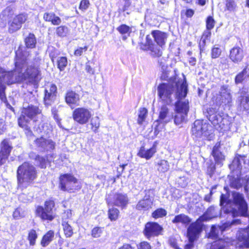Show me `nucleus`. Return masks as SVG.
Listing matches in <instances>:
<instances>
[{
	"mask_svg": "<svg viewBox=\"0 0 249 249\" xmlns=\"http://www.w3.org/2000/svg\"><path fill=\"white\" fill-rule=\"evenodd\" d=\"M191 221V218L188 215L181 213L176 215L172 220V222L176 225L181 224L182 225L186 226L189 224Z\"/></svg>",
	"mask_w": 249,
	"mask_h": 249,
	"instance_id": "22",
	"label": "nucleus"
},
{
	"mask_svg": "<svg viewBox=\"0 0 249 249\" xmlns=\"http://www.w3.org/2000/svg\"><path fill=\"white\" fill-rule=\"evenodd\" d=\"M117 31L121 34L124 35V34H128L129 35L131 32V28L125 25V24H122L120 26H119L117 28Z\"/></svg>",
	"mask_w": 249,
	"mask_h": 249,
	"instance_id": "44",
	"label": "nucleus"
},
{
	"mask_svg": "<svg viewBox=\"0 0 249 249\" xmlns=\"http://www.w3.org/2000/svg\"><path fill=\"white\" fill-rule=\"evenodd\" d=\"M7 158L8 157L7 156L0 153V165L4 164L6 162Z\"/></svg>",
	"mask_w": 249,
	"mask_h": 249,
	"instance_id": "61",
	"label": "nucleus"
},
{
	"mask_svg": "<svg viewBox=\"0 0 249 249\" xmlns=\"http://www.w3.org/2000/svg\"><path fill=\"white\" fill-rule=\"evenodd\" d=\"M85 70L87 72L92 74H94V70L91 68V67L90 65H89L88 64L86 65Z\"/></svg>",
	"mask_w": 249,
	"mask_h": 249,
	"instance_id": "62",
	"label": "nucleus"
},
{
	"mask_svg": "<svg viewBox=\"0 0 249 249\" xmlns=\"http://www.w3.org/2000/svg\"><path fill=\"white\" fill-rule=\"evenodd\" d=\"M209 125L201 120H196L192 128V133L196 138H206L209 134L208 132Z\"/></svg>",
	"mask_w": 249,
	"mask_h": 249,
	"instance_id": "12",
	"label": "nucleus"
},
{
	"mask_svg": "<svg viewBox=\"0 0 249 249\" xmlns=\"http://www.w3.org/2000/svg\"><path fill=\"white\" fill-rule=\"evenodd\" d=\"M153 45L151 37L150 35H147L146 37L145 46L146 48L145 49H147V48H149Z\"/></svg>",
	"mask_w": 249,
	"mask_h": 249,
	"instance_id": "58",
	"label": "nucleus"
},
{
	"mask_svg": "<svg viewBox=\"0 0 249 249\" xmlns=\"http://www.w3.org/2000/svg\"><path fill=\"white\" fill-rule=\"evenodd\" d=\"M88 50V46H85L84 47H80L74 52V54L76 56H80L83 53V52L87 51Z\"/></svg>",
	"mask_w": 249,
	"mask_h": 249,
	"instance_id": "56",
	"label": "nucleus"
},
{
	"mask_svg": "<svg viewBox=\"0 0 249 249\" xmlns=\"http://www.w3.org/2000/svg\"><path fill=\"white\" fill-rule=\"evenodd\" d=\"M15 66L16 71L22 77V81L33 83L36 81L39 74L38 67L32 62H29L27 59L28 53H23L21 49H18L16 53Z\"/></svg>",
	"mask_w": 249,
	"mask_h": 249,
	"instance_id": "2",
	"label": "nucleus"
},
{
	"mask_svg": "<svg viewBox=\"0 0 249 249\" xmlns=\"http://www.w3.org/2000/svg\"><path fill=\"white\" fill-rule=\"evenodd\" d=\"M221 53V49L218 47H213L212 50V57L213 58L218 57Z\"/></svg>",
	"mask_w": 249,
	"mask_h": 249,
	"instance_id": "52",
	"label": "nucleus"
},
{
	"mask_svg": "<svg viewBox=\"0 0 249 249\" xmlns=\"http://www.w3.org/2000/svg\"><path fill=\"white\" fill-rule=\"evenodd\" d=\"M69 33V29L65 26H60L56 29V33L60 37H64Z\"/></svg>",
	"mask_w": 249,
	"mask_h": 249,
	"instance_id": "42",
	"label": "nucleus"
},
{
	"mask_svg": "<svg viewBox=\"0 0 249 249\" xmlns=\"http://www.w3.org/2000/svg\"><path fill=\"white\" fill-rule=\"evenodd\" d=\"M226 7L228 10H233L235 7L234 0H225Z\"/></svg>",
	"mask_w": 249,
	"mask_h": 249,
	"instance_id": "54",
	"label": "nucleus"
},
{
	"mask_svg": "<svg viewBox=\"0 0 249 249\" xmlns=\"http://www.w3.org/2000/svg\"><path fill=\"white\" fill-rule=\"evenodd\" d=\"M41 110L36 106H29L23 108L22 114L18 119V124L23 128H26L27 123L36 115L40 114Z\"/></svg>",
	"mask_w": 249,
	"mask_h": 249,
	"instance_id": "8",
	"label": "nucleus"
},
{
	"mask_svg": "<svg viewBox=\"0 0 249 249\" xmlns=\"http://www.w3.org/2000/svg\"><path fill=\"white\" fill-rule=\"evenodd\" d=\"M118 249H134L129 244H125L123 246L120 247Z\"/></svg>",
	"mask_w": 249,
	"mask_h": 249,
	"instance_id": "64",
	"label": "nucleus"
},
{
	"mask_svg": "<svg viewBox=\"0 0 249 249\" xmlns=\"http://www.w3.org/2000/svg\"><path fill=\"white\" fill-rule=\"evenodd\" d=\"M62 225L64 233L66 237L69 238L72 236L73 234V229L71 226L66 221H63Z\"/></svg>",
	"mask_w": 249,
	"mask_h": 249,
	"instance_id": "31",
	"label": "nucleus"
},
{
	"mask_svg": "<svg viewBox=\"0 0 249 249\" xmlns=\"http://www.w3.org/2000/svg\"><path fill=\"white\" fill-rule=\"evenodd\" d=\"M249 76L247 69H244L243 71L240 72L235 77V82L236 84L241 83L244 80L248 77Z\"/></svg>",
	"mask_w": 249,
	"mask_h": 249,
	"instance_id": "37",
	"label": "nucleus"
},
{
	"mask_svg": "<svg viewBox=\"0 0 249 249\" xmlns=\"http://www.w3.org/2000/svg\"><path fill=\"white\" fill-rule=\"evenodd\" d=\"M90 125L91 129L94 132H97L100 125V118L97 116L93 117L90 120Z\"/></svg>",
	"mask_w": 249,
	"mask_h": 249,
	"instance_id": "41",
	"label": "nucleus"
},
{
	"mask_svg": "<svg viewBox=\"0 0 249 249\" xmlns=\"http://www.w3.org/2000/svg\"><path fill=\"white\" fill-rule=\"evenodd\" d=\"M173 119V115L170 113L169 109L165 105L161 107L159 110V115L158 120L156 122L157 124L155 125V133L158 134L160 130L159 129L158 124L161 123L163 124L170 122Z\"/></svg>",
	"mask_w": 249,
	"mask_h": 249,
	"instance_id": "13",
	"label": "nucleus"
},
{
	"mask_svg": "<svg viewBox=\"0 0 249 249\" xmlns=\"http://www.w3.org/2000/svg\"><path fill=\"white\" fill-rule=\"evenodd\" d=\"M186 79L177 77L171 78L167 83H161L157 88L158 95L163 103L170 104L174 97L178 100L185 98L187 94Z\"/></svg>",
	"mask_w": 249,
	"mask_h": 249,
	"instance_id": "1",
	"label": "nucleus"
},
{
	"mask_svg": "<svg viewBox=\"0 0 249 249\" xmlns=\"http://www.w3.org/2000/svg\"><path fill=\"white\" fill-rule=\"evenodd\" d=\"M22 77L16 71V68L14 71H7L0 67V81L5 84L10 85L21 82Z\"/></svg>",
	"mask_w": 249,
	"mask_h": 249,
	"instance_id": "11",
	"label": "nucleus"
},
{
	"mask_svg": "<svg viewBox=\"0 0 249 249\" xmlns=\"http://www.w3.org/2000/svg\"><path fill=\"white\" fill-rule=\"evenodd\" d=\"M239 246L241 248H249V231L247 230H241L238 233Z\"/></svg>",
	"mask_w": 249,
	"mask_h": 249,
	"instance_id": "17",
	"label": "nucleus"
},
{
	"mask_svg": "<svg viewBox=\"0 0 249 249\" xmlns=\"http://www.w3.org/2000/svg\"><path fill=\"white\" fill-rule=\"evenodd\" d=\"M54 203L49 200L45 202L44 206H37L36 210V215L42 220L52 221L55 217L53 209Z\"/></svg>",
	"mask_w": 249,
	"mask_h": 249,
	"instance_id": "6",
	"label": "nucleus"
},
{
	"mask_svg": "<svg viewBox=\"0 0 249 249\" xmlns=\"http://www.w3.org/2000/svg\"><path fill=\"white\" fill-rule=\"evenodd\" d=\"M249 101V97L247 96L243 97L241 100V104L244 106L245 108H246V107L245 105L248 103Z\"/></svg>",
	"mask_w": 249,
	"mask_h": 249,
	"instance_id": "60",
	"label": "nucleus"
},
{
	"mask_svg": "<svg viewBox=\"0 0 249 249\" xmlns=\"http://www.w3.org/2000/svg\"><path fill=\"white\" fill-rule=\"evenodd\" d=\"M8 25V31L10 33H13L18 31L21 28L22 26L17 21H15L14 19H13L12 21L9 22Z\"/></svg>",
	"mask_w": 249,
	"mask_h": 249,
	"instance_id": "36",
	"label": "nucleus"
},
{
	"mask_svg": "<svg viewBox=\"0 0 249 249\" xmlns=\"http://www.w3.org/2000/svg\"><path fill=\"white\" fill-rule=\"evenodd\" d=\"M160 46L158 45H153L152 46L147 48V49L150 50L151 52V54L154 56L159 57L162 54V50Z\"/></svg>",
	"mask_w": 249,
	"mask_h": 249,
	"instance_id": "34",
	"label": "nucleus"
},
{
	"mask_svg": "<svg viewBox=\"0 0 249 249\" xmlns=\"http://www.w3.org/2000/svg\"><path fill=\"white\" fill-rule=\"evenodd\" d=\"M14 19L15 20V21H17L22 26V24L27 20V16L26 15L19 14L16 16Z\"/></svg>",
	"mask_w": 249,
	"mask_h": 249,
	"instance_id": "49",
	"label": "nucleus"
},
{
	"mask_svg": "<svg viewBox=\"0 0 249 249\" xmlns=\"http://www.w3.org/2000/svg\"><path fill=\"white\" fill-rule=\"evenodd\" d=\"M25 42L27 48H34L36 44V39L35 35L33 34H29L28 36L25 38Z\"/></svg>",
	"mask_w": 249,
	"mask_h": 249,
	"instance_id": "33",
	"label": "nucleus"
},
{
	"mask_svg": "<svg viewBox=\"0 0 249 249\" xmlns=\"http://www.w3.org/2000/svg\"><path fill=\"white\" fill-rule=\"evenodd\" d=\"M35 143L37 146L43 149L49 150L54 148V143L50 139H45L43 137L37 139Z\"/></svg>",
	"mask_w": 249,
	"mask_h": 249,
	"instance_id": "18",
	"label": "nucleus"
},
{
	"mask_svg": "<svg viewBox=\"0 0 249 249\" xmlns=\"http://www.w3.org/2000/svg\"><path fill=\"white\" fill-rule=\"evenodd\" d=\"M214 20L212 17H208L206 20V27L207 30H211L214 26Z\"/></svg>",
	"mask_w": 249,
	"mask_h": 249,
	"instance_id": "51",
	"label": "nucleus"
},
{
	"mask_svg": "<svg viewBox=\"0 0 249 249\" xmlns=\"http://www.w3.org/2000/svg\"><path fill=\"white\" fill-rule=\"evenodd\" d=\"M107 201L108 206L115 205L124 208L127 204L128 199L125 195L115 194L112 197L107 198Z\"/></svg>",
	"mask_w": 249,
	"mask_h": 249,
	"instance_id": "14",
	"label": "nucleus"
},
{
	"mask_svg": "<svg viewBox=\"0 0 249 249\" xmlns=\"http://www.w3.org/2000/svg\"><path fill=\"white\" fill-rule=\"evenodd\" d=\"M156 152V145H154L149 149H146L144 146H141L137 155L146 160L150 159Z\"/></svg>",
	"mask_w": 249,
	"mask_h": 249,
	"instance_id": "19",
	"label": "nucleus"
},
{
	"mask_svg": "<svg viewBox=\"0 0 249 249\" xmlns=\"http://www.w3.org/2000/svg\"><path fill=\"white\" fill-rule=\"evenodd\" d=\"M189 110V102L184 98L176 103L174 118L176 125H178L186 122Z\"/></svg>",
	"mask_w": 249,
	"mask_h": 249,
	"instance_id": "4",
	"label": "nucleus"
},
{
	"mask_svg": "<svg viewBox=\"0 0 249 249\" xmlns=\"http://www.w3.org/2000/svg\"><path fill=\"white\" fill-rule=\"evenodd\" d=\"M220 95L223 99H225V102L229 103L231 101V96L230 90L226 86H223L220 89Z\"/></svg>",
	"mask_w": 249,
	"mask_h": 249,
	"instance_id": "32",
	"label": "nucleus"
},
{
	"mask_svg": "<svg viewBox=\"0 0 249 249\" xmlns=\"http://www.w3.org/2000/svg\"><path fill=\"white\" fill-rule=\"evenodd\" d=\"M243 51L239 47L233 48L230 52V57L235 63L240 62L243 58Z\"/></svg>",
	"mask_w": 249,
	"mask_h": 249,
	"instance_id": "21",
	"label": "nucleus"
},
{
	"mask_svg": "<svg viewBox=\"0 0 249 249\" xmlns=\"http://www.w3.org/2000/svg\"><path fill=\"white\" fill-rule=\"evenodd\" d=\"M119 211L115 208H109L108 210V216L111 221H116L119 215Z\"/></svg>",
	"mask_w": 249,
	"mask_h": 249,
	"instance_id": "35",
	"label": "nucleus"
},
{
	"mask_svg": "<svg viewBox=\"0 0 249 249\" xmlns=\"http://www.w3.org/2000/svg\"><path fill=\"white\" fill-rule=\"evenodd\" d=\"M43 19L46 21L51 22L54 25H58L61 22L60 18L53 12L45 13L43 15Z\"/></svg>",
	"mask_w": 249,
	"mask_h": 249,
	"instance_id": "25",
	"label": "nucleus"
},
{
	"mask_svg": "<svg viewBox=\"0 0 249 249\" xmlns=\"http://www.w3.org/2000/svg\"><path fill=\"white\" fill-rule=\"evenodd\" d=\"M206 219V215L199 218L195 222L192 223L187 229V237L189 242H194L196 240L202 231L203 221Z\"/></svg>",
	"mask_w": 249,
	"mask_h": 249,
	"instance_id": "9",
	"label": "nucleus"
},
{
	"mask_svg": "<svg viewBox=\"0 0 249 249\" xmlns=\"http://www.w3.org/2000/svg\"><path fill=\"white\" fill-rule=\"evenodd\" d=\"M54 233L53 231H48L42 237L41 245L45 247L48 246L53 240L54 237Z\"/></svg>",
	"mask_w": 249,
	"mask_h": 249,
	"instance_id": "29",
	"label": "nucleus"
},
{
	"mask_svg": "<svg viewBox=\"0 0 249 249\" xmlns=\"http://www.w3.org/2000/svg\"><path fill=\"white\" fill-rule=\"evenodd\" d=\"M147 115V110L145 108H141L139 111L138 123L142 124Z\"/></svg>",
	"mask_w": 249,
	"mask_h": 249,
	"instance_id": "38",
	"label": "nucleus"
},
{
	"mask_svg": "<svg viewBox=\"0 0 249 249\" xmlns=\"http://www.w3.org/2000/svg\"><path fill=\"white\" fill-rule=\"evenodd\" d=\"M33 195L32 194H26L23 193L20 194L19 196V200L25 203L31 201Z\"/></svg>",
	"mask_w": 249,
	"mask_h": 249,
	"instance_id": "48",
	"label": "nucleus"
},
{
	"mask_svg": "<svg viewBox=\"0 0 249 249\" xmlns=\"http://www.w3.org/2000/svg\"><path fill=\"white\" fill-rule=\"evenodd\" d=\"M60 182V188L63 191L71 192L81 188L77 179L70 174L61 176Z\"/></svg>",
	"mask_w": 249,
	"mask_h": 249,
	"instance_id": "7",
	"label": "nucleus"
},
{
	"mask_svg": "<svg viewBox=\"0 0 249 249\" xmlns=\"http://www.w3.org/2000/svg\"><path fill=\"white\" fill-rule=\"evenodd\" d=\"M79 101V95L72 91H68L65 96L66 103L71 106L77 104Z\"/></svg>",
	"mask_w": 249,
	"mask_h": 249,
	"instance_id": "23",
	"label": "nucleus"
},
{
	"mask_svg": "<svg viewBox=\"0 0 249 249\" xmlns=\"http://www.w3.org/2000/svg\"><path fill=\"white\" fill-rule=\"evenodd\" d=\"M232 196L233 204L238 208V210L235 208L232 209L231 211L232 216H248V205L244 198L243 195L237 192H233Z\"/></svg>",
	"mask_w": 249,
	"mask_h": 249,
	"instance_id": "5",
	"label": "nucleus"
},
{
	"mask_svg": "<svg viewBox=\"0 0 249 249\" xmlns=\"http://www.w3.org/2000/svg\"><path fill=\"white\" fill-rule=\"evenodd\" d=\"M17 176L18 186L26 188L36 178V171L34 166L24 162L18 167Z\"/></svg>",
	"mask_w": 249,
	"mask_h": 249,
	"instance_id": "3",
	"label": "nucleus"
},
{
	"mask_svg": "<svg viewBox=\"0 0 249 249\" xmlns=\"http://www.w3.org/2000/svg\"><path fill=\"white\" fill-rule=\"evenodd\" d=\"M194 14V11L192 9H189L186 10L185 12V15L189 18L192 17Z\"/></svg>",
	"mask_w": 249,
	"mask_h": 249,
	"instance_id": "63",
	"label": "nucleus"
},
{
	"mask_svg": "<svg viewBox=\"0 0 249 249\" xmlns=\"http://www.w3.org/2000/svg\"><path fill=\"white\" fill-rule=\"evenodd\" d=\"M169 162L164 160H161L157 162L156 167L158 171L161 173H165L169 169Z\"/></svg>",
	"mask_w": 249,
	"mask_h": 249,
	"instance_id": "30",
	"label": "nucleus"
},
{
	"mask_svg": "<svg viewBox=\"0 0 249 249\" xmlns=\"http://www.w3.org/2000/svg\"><path fill=\"white\" fill-rule=\"evenodd\" d=\"M138 249H151V247L147 242L141 243L138 247Z\"/></svg>",
	"mask_w": 249,
	"mask_h": 249,
	"instance_id": "57",
	"label": "nucleus"
},
{
	"mask_svg": "<svg viewBox=\"0 0 249 249\" xmlns=\"http://www.w3.org/2000/svg\"><path fill=\"white\" fill-rule=\"evenodd\" d=\"M36 161L37 162H39V165L40 167L42 168H46V164H47V160L46 159L43 157L37 156L36 158Z\"/></svg>",
	"mask_w": 249,
	"mask_h": 249,
	"instance_id": "53",
	"label": "nucleus"
},
{
	"mask_svg": "<svg viewBox=\"0 0 249 249\" xmlns=\"http://www.w3.org/2000/svg\"><path fill=\"white\" fill-rule=\"evenodd\" d=\"M92 116L91 111L87 108L81 107L75 109L72 112L73 120L80 124L89 122Z\"/></svg>",
	"mask_w": 249,
	"mask_h": 249,
	"instance_id": "10",
	"label": "nucleus"
},
{
	"mask_svg": "<svg viewBox=\"0 0 249 249\" xmlns=\"http://www.w3.org/2000/svg\"><path fill=\"white\" fill-rule=\"evenodd\" d=\"M102 233V230L99 227H96L93 229L91 232V235L94 238H98L101 236Z\"/></svg>",
	"mask_w": 249,
	"mask_h": 249,
	"instance_id": "50",
	"label": "nucleus"
},
{
	"mask_svg": "<svg viewBox=\"0 0 249 249\" xmlns=\"http://www.w3.org/2000/svg\"><path fill=\"white\" fill-rule=\"evenodd\" d=\"M152 205V200L150 197L145 196L139 201L136 206V209L139 210L146 211L151 208Z\"/></svg>",
	"mask_w": 249,
	"mask_h": 249,
	"instance_id": "24",
	"label": "nucleus"
},
{
	"mask_svg": "<svg viewBox=\"0 0 249 249\" xmlns=\"http://www.w3.org/2000/svg\"><path fill=\"white\" fill-rule=\"evenodd\" d=\"M13 14V10L10 7H7L1 13L0 18L3 20H6L7 19L11 17Z\"/></svg>",
	"mask_w": 249,
	"mask_h": 249,
	"instance_id": "39",
	"label": "nucleus"
},
{
	"mask_svg": "<svg viewBox=\"0 0 249 249\" xmlns=\"http://www.w3.org/2000/svg\"><path fill=\"white\" fill-rule=\"evenodd\" d=\"M68 61L66 57H61L57 60L58 68L60 71H63L67 65Z\"/></svg>",
	"mask_w": 249,
	"mask_h": 249,
	"instance_id": "43",
	"label": "nucleus"
},
{
	"mask_svg": "<svg viewBox=\"0 0 249 249\" xmlns=\"http://www.w3.org/2000/svg\"><path fill=\"white\" fill-rule=\"evenodd\" d=\"M37 237V235L35 230H32L30 231L28 234V240L30 242L31 245H34L36 243V239Z\"/></svg>",
	"mask_w": 249,
	"mask_h": 249,
	"instance_id": "46",
	"label": "nucleus"
},
{
	"mask_svg": "<svg viewBox=\"0 0 249 249\" xmlns=\"http://www.w3.org/2000/svg\"><path fill=\"white\" fill-rule=\"evenodd\" d=\"M162 230V227L156 222H149L145 225L144 234L147 237L158 236L160 234Z\"/></svg>",
	"mask_w": 249,
	"mask_h": 249,
	"instance_id": "15",
	"label": "nucleus"
},
{
	"mask_svg": "<svg viewBox=\"0 0 249 249\" xmlns=\"http://www.w3.org/2000/svg\"><path fill=\"white\" fill-rule=\"evenodd\" d=\"M167 214L166 211L162 208H159L154 211L152 216L155 219H158L165 216Z\"/></svg>",
	"mask_w": 249,
	"mask_h": 249,
	"instance_id": "40",
	"label": "nucleus"
},
{
	"mask_svg": "<svg viewBox=\"0 0 249 249\" xmlns=\"http://www.w3.org/2000/svg\"><path fill=\"white\" fill-rule=\"evenodd\" d=\"M56 91L57 87L55 85L50 83L46 86L44 100L46 105H51L54 101Z\"/></svg>",
	"mask_w": 249,
	"mask_h": 249,
	"instance_id": "16",
	"label": "nucleus"
},
{
	"mask_svg": "<svg viewBox=\"0 0 249 249\" xmlns=\"http://www.w3.org/2000/svg\"><path fill=\"white\" fill-rule=\"evenodd\" d=\"M212 154L214 158L216 163L217 164H221L225 160V156L219 151L218 146L216 145L213 148Z\"/></svg>",
	"mask_w": 249,
	"mask_h": 249,
	"instance_id": "28",
	"label": "nucleus"
},
{
	"mask_svg": "<svg viewBox=\"0 0 249 249\" xmlns=\"http://www.w3.org/2000/svg\"><path fill=\"white\" fill-rule=\"evenodd\" d=\"M151 34L157 44L162 47L165 43L167 37V35L165 33L159 30L152 31Z\"/></svg>",
	"mask_w": 249,
	"mask_h": 249,
	"instance_id": "20",
	"label": "nucleus"
},
{
	"mask_svg": "<svg viewBox=\"0 0 249 249\" xmlns=\"http://www.w3.org/2000/svg\"><path fill=\"white\" fill-rule=\"evenodd\" d=\"M26 213L24 211L18 208L16 209L13 212V216L15 219H19L25 216Z\"/></svg>",
	"mask_w": 249,
	"mask_h": 249,
	"instance_id": "47",
	"label": "nucleus"
},
{
	"mask_svg": "<svg viewBox=\"0 0 249 249\" xmlns=\"http://www.w3.org/2000/svg\"><path fill=\"white\" fill-rule=\"evenodd\" d=\"M89 5V0H82L79 9L82 10H86Z\"/></svg>",
	"mask_w": 249,
	"mask_h": 249,
	"instance_id": "55",
	"label": "nucleus"
},
{
	"mask_svg": "<svg viewBox=\"0 0 249 249\" xmlns=\"http://www.w3.org/2000/svg\"><path fill=\"white\" fill-rule=\"evenodd\" d=\"M225 203H226V205H230L229 202H228L227 203L226 202V196L222 194V195H221V197H220V204H221V205L223 206Z\"/></svg>",
	"mask_w": 249,
	"mask_h": 249,
	"instance_id": "59",
	"label": "nucleus"
},
{
	"mask_svg": "<svg viewBox=\"0 0 249 249\" xmlns=\"http://www.w3.org/2000/svg\"><path fill=\"white\" fill-rule=\"evenodd\" d=\"M12 147L7 140H4L1 143L0 153L8 157Z\"/></svg>",
	"mask_w": 249,
	"mask_h": 249,
	"instance_id": "27",
	"label": "nucleus"
},
{
	"mask_svg": "<svg viewBox=\"0 0 249 249\" xmlns=\"http://www.w3.org/2000/svg\"><path fill=\"white\" fill-rule=\"evenodd\" d=\"M228 224H226L222 226H213L209 235V238L215 239H217L219 234H222V232L225 230Z\"/></svg>",
	"mask_w": 249,
	"mask_h": 249,
	"instance_id": "26",
	"label": "nucleus"
},
{
	"mask_svg": "<svg viewBox=\"0 0 249 249\" xmlns=\"http://www.w3.org/2000/svg\"><path fill=\"white\" fill-rule=\"evenodd\" d=\"M226 245L225 242L222 239H218L213 242L212 245L211 249H221L223 247H225Z\"/></svg>",
	"mask_w": 249,
	"mask_h": 249,
	"instance_id": "45",
	"label": "nucleus"
}]
</instances>
